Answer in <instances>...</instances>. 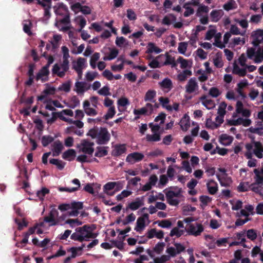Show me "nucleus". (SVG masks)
I'll list each match as a JSON object with an SVG mask.
<instances>
[{
    "instance_id": "obj_20",
    "label": "nucleus",
    "mask_w": 263,
    "mask_h": 263,
    "mask_svg": "<svg viewBox=\"0 0 263 263\" xmlns=\"http://www.w3.org/2000/svg\"><path fill=\"white\" fill-rule=\"evenodd\" d=\"M162 52V49L156 46V45L152 42H149L147 44L146 53L151 54L155 53L156 54Z\"/></svg>"
},
{
    "instance_id": "obj_30",
    "label": "nucleus",
    "mask_w": 263,
    "mask_h": 263,
    "mask_svg": "<svg viewBox=\"0 0 263 263\" xmlns=\"http://www.w3.org/2000/svg\"><path fill=\"white\" fill-rule=\"evenodd\" d=\"M106 148H108V147H97L95 156L97 157L106 156L108 154V151L106 149Z\"/></svg>"
},
{
    "instance_id": "obj_40",
    "label": "nucleus",
    "mask_w": 263,
    "mask_h": 263,
    "mask_svg": "<svg viewBox=\"0 0 263 263\" xmlns=\"http://www.w3.org/2000/svg\"><path fill=\"white\" fill-rule=\"evenodd\" d=\"M190 4V3H186L183 6V8L185 9V11L183 14L184 17H188L194 13V9L188 6Z\"/></svg>"
},
{
    "instance_id": "obj_10",
    "label": "nucleus",
    "mask_w": 263,
    "mask_h": 263,
    "mask_svg": "<svg viewBox=\"0 0 263 263\" xmlns=\"http://www.w3.org/2000/svg\"><path fill=\"white\" fill-rule=\"evenodd\" d=\"M144 157V155L142 153L134 152L127 155L126 158V161L128 162L133 164L136 162H138L142 160Z\"/></svg>"
},
{
    "instance_id": "obj_7",
    "label": "nucleus",
    "mask_w": 263,
    "mask_h": 263,
    "mask_svg": "<svg viewBox=\"0 0 263 263\" xmlns=\"http://www.w3.org/2000/svg\"><path fill=\"white\" fill-rule=\"evenodd\" d=\"M71 9L75 13L78 12V10L81 11L83 14H90L91 12V8L87 6H82L79 2L76 3L71 6Z\"/></svg>"
},
{
    "instance_id": "obj_27",
    "label": "nucleus",
    "mask_w": 263,
    "mask_h": 263,
    "mask_svg": "<svg viewBox=\"0 0 263 263\" xmlns=\"http://www.w3.org/2000/svg\"><path fill=\"white\" fill-rule=\"evenodd\" d=\"M145 227V221L143 220V218L138 217L137 222L136 226L135 228V230L137 232H140Z\"/></svg>"
},
{
    "instance_id": "obj_45",
    "label": "nucleus",
    "mask_w": 263,
    "mask_h": 263,
    "mask_svg": "<svg viewBox=\"0 0 263 263\" xmlns=\"http://www.w3.org/2000/svg\"><path fill=\"white\" fill-rule=\"evenodd\" d=\"M116 114V110L114 106H112L109 107L108 110L107 112L104 115L103 117L105 119V120H107L109 119H111L115 116Z\"/></svg>"
},
{
    "instance_id": "obj_39",
    "label": "nucleus",
    "mask_w": 263,
    "mask_h": 263,
    "mask_svg": "<svg viewBox=\"0 0 263 263\" xmlns=\"http://www.w3.org/2000/svg\"><path fill=\"white\" fill-rule=\"evenodd\" d=\"M246 236L247 238L252 241L255 240L257 236L256 230L254 229H249L246 231Z\"/></svg>"
},
{
    "instance_id": "obj_49",
    "label": "nucleus",
    "mask_w": 263,
    "mask_h": 263,
    "mask_svg": "<svg viewBox=\"0 0 263 263\" xmlns=\"http://www.w3.org/2000/svg\"><path fill=\"white\" fill-rule=\"evenodd\" d=\"M205 125L207 128H210L212 129L217 128L219 126V124H217V123L213 122L212 119L210 118L206 119Z\"/></svg>"
},
{
    "instance_id": "obj_53",
    "label": "nucleus",
    "mask_w": 263,
    "mask_h": 263,
    "mask_svg": "<svg viewBox=\"0 0 263 263\" xmlns=\"http://www.w3.org/2000/svg\"><path fill=\"white\" fill-rule=\"evenodd\" d=\"M115 182H108L103 186V190L104 193H107V191H110L115 189Z\"/></svg>"
},
{
    "instance_id": "obj_24",
    "label": "nucleus",
    "mask_w": 263,
    "mask_h": 263,
    "mask_svg": "<svg viewBox=\"0 0 263 263\" xmlns=\"http://www.w3.org/2000/svg\"><path fill=\"white\" fill-rule=\"evenodd\" d=\"M86 62V60L84 58H79L78 59L77 61V66H73L74 70L78 73L79 74H81L82 72V67Z\"/></svg>"
},
{
    "instance_id": "obj_2",
    "label": "nucleus",
    "mask_w": 263,
    "mask_h": 263,
    "mask_svg": "<svg viewBox=\"0 0 263 263\" xmlns=\"http://www.w3.org/2000/svg\"><path fill=\"white\" fill-rule=\"evenodd\" d=\"M95 229V224H85L83 227L77 228L76 230L80 233L81 236L84 239V241H89L90 238L95 239L97 237V234L93 233Z\"/></svg>"
},
{
    "instance_id": "obj_60",
    "label": "nucleus",
    "mask_w": 263,
    "mask_h": 263,
    "mask_svg": "<svg viewBox=\"0 0 263 263\" xmlns=\"http://www.w3.org/2000/svg\"><path fill=\"white\" fill-rule=\"evenodd\" d=\"M261 48H259L254 56V62L256 63H260L263 60V55L260 53Z\"/></svg>"
},
{
    "instance_id": "obj_62",
    "label": "nucleus",
    "mask_w": 263,
    "mask_h": 263,
    "mask_svg": "<svg viewBox=\"0 0 263 263\" xmlns=\"http://www.w3.org/2000/svg\"><path fill=\"white\" fill-rule=\"evenodd\" d=\"M209 11V8L208 6H205V5H201L200 6L198 9H197V15L198 16H201V14L200 13L201 12H203V13H208Z\"/></svg>"
},
{
    "instance_id": "obj_48",
    "label": "nucleus",
    "mask_w": 263,
    "mask_h": 263,
    "mask_svg": "<svg viewBox=\"0 0 263 263\" xmlns=\"http://www.w3.org/2000/svg\"><path fill=\"white\" fill-rule=\"evenodd\" d=\"M236 3L233 0H231L224 4L223 5V8L226 11H229L236 8Z\"/></svg>"
},
{
    "instance_id": "obj_23",
    "label": "nucleus",
    "mask_w": 263,
    "mask_h": 263,
    "mask_svg": "<svg viewBox=\"0 0 263 263\" xmlns=\"http://www.w3.org/2000/svg\"><path fill=\"white\" fill-rule=\"evenodd\" d=\"M50 73L49 70H47L42 68L39 72L37 73L35 79L36 81L41 80L43 82H44L47 80L46 79L43 78V77H48Z\"/></svg>"
},
{
    "instance_id": "obj_51",
    "label": "nucleus",
    "mask_w": 263,
    "mask_h": 263,
    "mask_svg": "<svg viewBox=\"0 0 263 263\" xmlns=\"http://www.w3.org/2000/svg\"><path fill=\"white\" fill-rule=\"evenodd\" d=\"M165 247L164 242H158L154 248V251L157 253V254H160L164 249V247Z\"/></svg>"
},
{
    "instance_id": "obj_29",
    "label": "nucleus",
    "mask_w": 263,
    "mask_h": 263,
    "mask_svg": "<svg viewBox=\"0 0 263 263\" xmlns=\"http://www.w3.org/2000/svg\"><path fill=\"white\" fill-rule=\"evenodd\" d=\"M159 85L162 88L168 89L170 90L173 87L172 82L168 78H165L162 82L159 83Z\"/></svg>"
},
{
    "instance_id": "obj_54",
    "label": "nucleus",
    "mask_w": 263,
    "mask_h": 263,
    "mask_svg": "<svg viewBox=\"0 0 263 263\" xmlns=\"http://www.w3.org/2000/svg\"><path fill=\"white\" fill-rule=\"evenodd\" d=\"M49 193V190L48 189L43 187L41 190L37 191V196L41 200H43L45 196Z\"/></svg>"
},
{
    "instance_id": "obj_22",
    "label": "nucleus",
    "mask_w": 263,
    "mask_h": 263,
    "mask_svg": "<svg viewBox=\"0 0 263 263\" xmlns=\"http://www.w3.org/2000/svg\"><path fill=\"white\" fill-rule=\"evenodd\" d=\"M58 118H59L61 120L66 121L67 119L62 116V112H52V117L47 120V122L48 124H51L54 123L57 119Z\"/></svg>"
},
{
    "instance_id": "obj_46",
    "label": "nucleus",
    "mask_w": 263,
    "mask_h": 263,
    "mask_svg": "<svg viewBox=\"0 0 263 263\" xmlns=\"http://www.w3.org/2000/svg\"><path fill=\"white\" fill-rule=\"evenodd\" d=\"M221 34L220 33L217 34L215 36V42L213 43V45L215 46L222 49L225 47V45L224 44H222L220 41Z\"/></svg>"
},
{
    "instance_id": "obj_55",
    "label": "nucleus",
    "mask_w": 263,
    "mask_h": 263,
    "mask_svg": "<svg viewBox=\"0 0 263 263\" xmlns=\"http://www.w3.org/2000/svg\"><path fill=\"white\" fill-rule=\"evenodd\" d=\"M219 53L216 54V57L213 59L214 65L217 68H221L223 66V63L220 57L218 55Z\"/></svg>"
},
{
    "instance_id": "obj_26",
    "label": "nucleus",
    "mask_w": 263,
    "mask_h": 263,
    "mask_svg": "<svg viewBox=\"0 0 263 263\" xmlns=\"http://www.w3.org/2000/svg\"><path fill=\"white\" fill-rule=\"evenodd\" d=\"M72 82L70 80L62 83L58 88L59 91H63L65 92H69L70 91Z\"/></svg>"
},
{
    "instance_id": "obj_13",
    "label": "nucleus",
    "mask_w": 263,
    "mask_h": 263,
    "mask_svg": "<svg viewBox=\"0 0 263 263\" xmlns=\"http://www.w3.org/2000/svg\"><path fill=\"white\" fill-rule=\"evenodd\" d=\"M54 12L56 15L63 16L69 13V10L67 6L63 3H60L58 7H54Z\"/></svg>"
},
{
    "instance_id": "obj_38",
    "label": "nucleus",
    "mask_w": 263,
    "mask_h": 263,
    "mask_svg": "<svg viewBox=\"0 0 263 263\" xmlns=\"http://www.w3.org/2000/svg\"><path fill=\"white\" fill-rule=\"evenodd\" d=\"M76 156V152L73 149H69L63 154L62 157L64 159H68L70 157L74 158Z\"/></svg>"
},
{
    "instance_id": "obj_58",
    "label": "nucleus",
    "mask_w": 263,
    "mask_h": 263,
    "mask_svg": "<svg viewBox=\"0 0 263 263\" xmlns=\"http://www.w3.org/2000/svg\"><path fill=\"white\" fill-rule=\"evenodd\" d=\"M70 238L75 241H79L80 242L84 241V238L82 236H81V234L79 232H77L73 233L70 236Z\"/></svg>"
},
{
    "instance_id": "obj_3",
    "label": "nucleus",
    "mask_w": 263,
    "mask_h": 263,
    "mask_svg": "<svg viewBox=\"0 0 263 263\" xmlns=\"http://www.w3.org/2000/svg\"><path fill=\"white\" fill-rule=\"evenodd\" d=\"M185 230L188 235L197 237L203 232L204 227L202 223L196 222L193 224H186Z\"/></svg>"
},
{
    "instance_id": "obj_5",
    "label": "nucleus",
    "mask_w": 263,
    "mask_h": 263,
    "mask_svg": "<svg viewBox=\"0 0 263 263\" xmlns=\"http://www.w3.org/2000/svg\"><path fill=\"white\" fill-rule=\"evenodd\" d=\"M93 145V142L87 139H83L79 144L77 145V147L79 149V152L91 155L94 152Z\"/></svg>"
},
{
    "instance_id": "obj_34",
    "label": "nucleus",
    "mask_w": 263,
    "mask_h": 263,
    "mask_svg": "<svg viewBox=\"0 0 263 263\" xmlns=\"http://www.w3.org/2000/svg\"><path fill=\"white\" fill-rule=\"evenodd\" d=\"M146 139L148 142H157L160 140L161 136L159 133H154L153 135H147Z\"/></svg>"
},
{
    "instance_id": "obj_25",
    "label": "nucleus",
    "mask_w": 263,
    "mask_h": 263,
    "mask_svg": "<svg viewBox=\"0 0 263 263\" xmlns=\"http://www.w3.org/2000/svg\"><path fill=\"white\" fill-rule=\"evenodd\" d=\"M61 67L62 69L59 74L60 78H63L65 76V73L69 69V61L68 60H63V62L61 64Z\"/></svg>"
},
{
    "instance_id": "obj_9",
    "label": "nucleus",
    "mask_w": 263,
    "mask_h": 263,
    "mask_svg": "<svg viewBox=\"0 0 263 263\" xmlns=\"http://www.w3.org/2000/svg\"><path fill=\"white\" fill-rule=\"evenodd\" d=\"M144 196L136 198L134 201L128 203L126 208V210L127 211L128 209H129L132 211H136L138 210L139 208L144 204Z\"/></svg>"
},
{
    "instance_id": "obj_4",
    "label": "nucleus",
    "mask_w": 263,
    "mask_h": 263,
    "mask_svg": "<svg viewBox=\"0 0 263 263\" xmlns=\"http://www.w3.org/2000/svg\"><path fill=\"white\" fill-rule=\"evenodd\" d=\"M163 192L165 194L167 201L170 205L176 206L179 204V200L175 199L174 197L180 196L181 193V189H179L176 192L171 190L167 191V189L164 190Z\"/></svg>"
},
{
    "instance_id": "obj_37",
    "label": "nucleus",
    "mask_w": 263,
    "mask_h": 263,
    "mask_svg": "<svg viewBox=\"0 0 263 263\" xmlns=\"http://www.w3.org/2000/svg\"><path fill=\"white\" fill-rule=\"evenodd\" d=\"M54 140L53 137L50 135L48 136H43L42 137L41 142L43 146L44 147L47 146L49 144L53 142Z\"/></svg>"
},
{
    "instance_id": "obj_61",
    "label": "nucleus",
    "mask_w": 263,
    "mask_h": 263,
    "mask_svg": "<svg viewBox=\"0 0 263 263\" xmlns=\"http://www.w3.org/2000/svg\"><path fill=\"white\" fill-rule=\"evenodd\" d=\"M209 95L212 97L216 98L220 95V92L217 88L213 87L210 89Z\"/></svg>"
},
{
    "instance_id": "obj_43",
    "label": "nucleus",
    "mask_w": 263,
    "mask_h": 263,
    "mask_svg": "<svg viewBox=\"0 0 263 263\" xmlns=\"http://www.w3.org/2000/svg\"><path fill=\"white\" fill-rule=\"evenodd\" d=\"M254 173L255 175V183L257 185L262 184L263 183V176H262L260 174V172L258 169H254Z\"/></svg>"
},
{
    "instance_id": "obj_32",
    "label": "nucleus",
    "mask_w": 263,
    "mask_h": 263,
    "mask_svg": "<svg viewBox=\"0 0 263 263\" xmlns=\"http://www.w3.org/2000/svg\"><path fill=\"white\" fill-rule=\"evenodd\" d=\"M184 231H185V229L179 230L178 227H175L171 231L170 235L171 237L176 236L177 238H179L184 234Z\"/></svg>"
},
{
    "instance_id": "obj_41",
    "label": "nucleus",
    "mask_w": 263,
    "mask_h": 263,
    "mask_svg": "<svg viewBox=\"0 0 263 263\" xmlns=\"http://www.w3.org/2000/svg\"><path fill=\"white\" fill-rule=\"evenodd\" d=\"M172 21H175L176 17L173 14H170L168 16H165L162 20V24L166 25H170Z\"/></svg>"
},
{
    "instance_id": "obj_18",
    "label": "nucleus",
    "mask_w": 263,
    "mask_h": 263,
    "mask_svg": "<svg viewBox=\"0 0 263 263\" xmlns=\"http://www.w3.org/2000/svg\"><path fill=\"white\" fill-rule=\"evenodd\" d=\"M207 189L211 195L215 194L218 191V184L214 180H211L206 183Z\"/></svg>"
},
{
    "instance_id": "obj_47",
    "label": "nucleus",
    "mask_w": 263,
    "mask_h": 263,
    "mask_svg": "<svg viewBox=\"0 0 263 263\" xmlns=\"http://www.w3.org/2000/svg\"><path fill=\"white\" fill-rule=\"evenodd\" d=\"M227 104L224 102H221L218 109V114L220 115V116L224 117L226 114V108L227 107Z\"/></svg>"
},
{
    "instance_id": "obj_35",
    "label": "nucleus",
    "mask_w": 263,
    "mask_h": 263,
    "mask_svg": "<svg viewBox=\"0 0 263 263\" xmlns=\"http://www.w3.org/2000/svg\"><path fill=\"white\" fill-rule=\"evenodd\" d=\"M100 58V53L98 52H95L91 56L90 60V65L92 69L96 68V62L99 60Z\"/></svg>"
},
{
    "instance_id": "obj_17",
    "label": "nucleus",
    "mask_w": 263,
    "mask_h": 263,
    "mask_svg": "<svg viewBox=\"0 0 263 263\" xmlns=\"http://www.w3.org/2000/svg\"><path fill=\"white\" fill-rule=\"evenodd\" d=\"M126 148L124 144L116 145L112 151V155L118 157L125 153Z\"/></svg>"
},
{
    "instance_id": "obj_36",
    "label": "nucleus",
    "mask_w": 263,
    "mask_h": 263,
    "mask_svg": "<svg viewBox=\"0 0 263 263\" xmlns=\"http://www.w3.org/2000/svg\"><path fill=\"white\" fill-rule=\"evenodd\" d=\"M156 96V91L154 90H148L144 97L145 101H152Z\"/></svg>"
},
{
    "instance_id": "obj_52",
    "label": "nucleus",
    "mask_w": 263,
    "mask_h": 263,
    "mask_svg": "<svg viewBox=\"0 0 263 263\" xmlns=\"http://www.w3.org/2000/svg\"><path fill=\"white\" fill-rule=\"evenodd\" d=\"M71 209L78 211L83 208V203L80 201H73L70 203Z\"/></svg>"
},
{
    "instance_id": "obj_50",
    "label": "nucleus",
    "mask_w": 263,
    "mask_h": 263,
    "mask_svg": "<svg viewBox=\"0 0 263 263\" xmlns=\"http://www.w3.org/2000/svg\"><path fill=\"white\" fill-rule=\"evenodd\" d=\"M234 72L238 74L240 77H244L246 75L247 71L245 68H240L238 66L235 65L234 67Z\"/></svg>"
},
{
    "instance_id": "obj_6",
    "label": "nucleus",
    "mask_w": 263,
    "mask_h": 263,
    "mask_svg": "<svg viewBox=\"0 0 263 263\" xmlns=\"http://www.w3.org/2000/svg\"><path fill=\"white\" fill-rule=\"evenodd\" d=\"M59 215V212L55 208H53L50 211L48 216L44 217V221L45 222L49 223V226H53L59 224L57 217Z\"/></svg>"
},
{
    "instance_id": "obj_56",
    "label": "nucleus",
    "mask_w": 263,
    "mask_h": 263,
    "mask_svg": "<svg viewBox=\"0 0 263 263\" xmlns=\"http://www.w3.org/2000/svg\"><path fill=\"white\" fill-rule=\"evenodd\" d=\"M98 92L99 95L104 96H110L111 95L109 92V88L107 86H103L98 91Z\"/></svg>"
},
{
    "instance_id": "obj_21",
    "label": "nucleus",
    "mask_w": 263,
    "mask_h": 263,
    "mask_svg": "<svg viewBox=\"0 0 263 263\" xmlns=\"http://www.w3.org/2000/svg\"><path fill=\"white\" fill-rule=\"evenodd\" d=\"M233 140V137L227 134H222L219 137L220 142L224 145H230Z\"/></svg>"
},
{
    "instance_id": "obj_12",
    "label": "nucleus",
    "mask_w": 263,
    "mask_h": 263,
    "mask_svg": "<svg viewBox=\"0 0 263 263\" xmlns=\"http://www.w3.org/2000/svg\"><path fill=\"white\" fill-rule=\"evenodd\" d=\"M72 182L73 184L77 185V186L73 187H59V190L60 192H67L69 193H72L78 191L81 186L79 180L78 179L75 178L72 180Z\"/></svg>"
},
{
    "instance_id": "obj_8",
    "label": "nucleus",
    "mask_w": 263,
    "mask_h": 263,
    "mask_svg": "<svg viewBox=\"0 0 263 263\" xmlns=\"http://www.w3.org/2000/svg\"><path fill=\"white\" fill-rule=\"evenodd\" d=\"M199 89V86L195 77L191 78L185 85V92L187 93H192Z\"/></svg>"
},
{
    "instance_id": "obj_11",
    "label": "nucleus",
    "mask_w": 263,
    "mask_h": 263,
    "mask_svg": "<svg viewBox=\"0 0 263 263\" xmlns=\"http://www.w3.org/2000/svg\"><path fill=\"white\" fill-rule=\"evenodd\" d=\"M52 0L37 1V4L44 9V16L48 18L50 17V10L51 8Z\"/></svg>"
},
{
    "instance_id": "obj_42",
    "label": "nucleus",
    "mask_w": 263,
    "mask_h": 263,
    "mask_svg": "<svg viewBox=\"0 0 263 263\" xmlns=\"http://www.w3.org/2000/svg\"><path fill=\"white\" fill-rule=\"evenodd\" d=\"M154 223H158V226L162 228H169L172 225V222L167 219H164L161 221H156Z\"/></svg>"
},
{
    "instance_id": "obj_14",
    "label": "nucleus",
    "mask_w": 263,
    "mask_h": 263,
    "mask_svg": "<svg viewBox=\"0 0 263 263\" xmlns=\"http://www.w3.org/2000/svg\"><path fill=\"white\" fill-rule=\"evenodd\" d=\"M224 12L222 10H213L210 13V18L212 22H218L223 15Z\"/></svg>"
},
{
    "instance_id": "obj_1",
    "label": "nucleus",
    "mask_w": 263,
    "mask_h": 263,
    "mask_svg": "<svg viewBox=\"0 0 263 263\" xmlns=\"http://www.w3.org/2000/svg\"><path fill=\"white\" fill-rule=\"evenodd\" d=\"M87 136H90L92 139H96V142L99 145L106 144L110 139V135L107 129L105 127L97 126L89 130Z\"/></svg>"
},
{
    "instance_id": "obj_57",
    "label": "nucleus",
    "mask_w": 263,
    "mask_h": 263,
    "mask_svg": "<svg viewBox=\"0 0 263 263\" xmlns=\"http://www.w3.org/2000/svg\"><path fill=\"white\" fill-rule=\"evenodd\" d=\"M187 47V43L186 42H180L178 47V52L181 54H184Z\"/></svg>"
},
{
    "instance_id": "obj_44",
    "label": "nucleus",
    "mask_w": 263,
    "mask_h": 263,
    "mask_svg": "<svg viewBox=\"0 0 263 263\" xmlns=\"http://www.w3.org/2000/svg\"><path fill=\"white\" fill-rule=\"evenodd\" d=\"M66 133L67 134L73 133L79 136H82L83 134V131L82 130H79L73 126L67 127L66 129Z\"/></svg>"
},
{
    "instance_id": "obj_28",
    "label": "nucleus",
    "mask_w": 263,
    "mask_h": 263,
    "mask_svg": "<svg viewBox=\"0 0 263 263\" xmlns=\"http://www.w3.org/2000/svg\"><path fill=\"white\" fill-rule=\"evenodd\" d=\"M49 163L50 164L56 165L57 167L59 170H62L64 168L66 164L65 162L62 161V160L54 158L50 159L49 160Z\"/></svg>"
},
{
    "instance_id": "obj_15",
    "label": "nucleus",
    "mask_w": 263,
    "mask_h": 263,
    "mask_svg": "<svg viewBox=\"0 0 263 263\" xmlns=\"http://www.w3.org/2000/svg\"><path fill=\"white\" fill-rule=\"evenodd\" d=\"M52 147L53 156L54 157L58 156L64 148L62 143L59 140L53 142Z\"/></svg>"
},
{
    "instance_id": "obj_31",
    "label": "nucleus",
    "mask_w": 263,
    "mask_h": 263,
    "mask_svg": "<svg viewBox=\"0 0 263 263\" xmlns=\"http://www.w3.org/2000/svg\"><path fill=\"white\" fill-rule=\"evenodd\" d=\"M192 74V71L190 70H184L182 72H180L178 75V80L183 82L186 79L187 76H191Z\"/></svg>"
},
{
    "instance_id": "obj_59",
    "label": "nucleus",
    "mask_w": 263,
    "mask_h": 263,
    "mask_svg": "<svg viewBox=\"0 0 263 263\" xmlns=\"http://www.w3.org/2000/svg\"><path fill=\"white\" fill-rule=\"evenodd\" d=\"M177 62L180 64V67L182 69L186 68L189 66V61L181 57H179Z\"/></svg>"
},
{
    "instance_id": "obj_16",
    "label": "nucleus",
    "mask_w": 263,
    "mask_h": 263,
    "mask_svg": "<svg viewBox=\"0 0 263 263\" xmlns=\"http://www.w3.org/2000/svg\"><path fill=\"white\" fill-rule=\"evenodd\" d=\"M179 125L181 129L183 131H186L190 126V117L189 116L185 114L183 117L181 118Z\"/></svg>"
},
{
    "instance_id": "obj_63",
    "label": "nucleus",
    "mask_w": 263,
    "mask_h": 263,
    "mask_svg": "<svg viewBox=\"0 0 263 263\" xmlns=\"http://www.w3.org/2000/svg\"><path fill=\"white\" fill-rule=\"evenodd\" d=\"M148 112V109L146 107H142L140 109H135L133 111V113L135 115H146Z\"/></svg>"
},
{
    "instance_id": "obj_33",
    "label": "nucleus",
    "mask_w": 263,
    "mask_h": 263,
    "mask_svg": "<svg viewBox=\"0 0 263 263\" xmlns=\"http://www.w3.org/2000/svg\"><path fill=\"white\" fill-rule=\"evenodd\" d=\"M80 102L79 98L76 96H73L70 99L69 107L74 108L80 105Z\"/></svg>"
},
{
    "instance_id": "obj_19",
    "label": "nucleus",
    "mask_w": 263,
    "mask_h": 263,
    "mask_svg": "<svg viewBox=\"0 0 263 263\" xmlns=\"http://www.w3.org/2000/svg\"><path fill=\"white\" fill-rule=\"evenodd\" d=\"M85 85L86 83L85 82L77 81L75 83V88L73 90L79 95H83L87 89L85 88Z\"/></svg>"
},
{
    "instance_id": "obj_64",
    "label": "nucleus",
    "mask_w": 263,
    "mask_h": 263,
    "mask_svg": "<svg viewBox=\"0 0 263 263\" xmlns=\"http://www.w3.org/2000/svg\"><path fill=\"white\" fill-rule=\"evenodd\" d=\"M127 17L130 21H135L137 19L135 12L131 9L127 10Z\"/></svg>"
}]
</instances>
